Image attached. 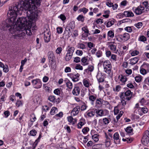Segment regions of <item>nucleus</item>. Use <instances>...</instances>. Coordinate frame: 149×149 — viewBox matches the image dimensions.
Returning a JSON list of instances; mask_svg holds the SVG:
<instances>
[{
  "label": "nucleus",
  "instance_id": "obj_55",
  "mask_svg": "<svg viewBox=\"0 0 149 149\" xmlns=\"http://www.w3.org/2000/svg\"><path fill=\"white\" fill-rule=\"evenodd\" d=\"M75 69L77 70H83V67L80 64H77L75 67Z\"/></svg>",
  "mask_w": 149,
  "mask_h": 149
},
{
  "label": "nucleus",
  "instance_id": "obj_8",
  "mask_svg": "<svg viewBox=\"0 0 149 149\" xmlns=\"http://www.w3.org/2000/svg\"><path fill=\"white\" fill-rule=\"evenodd\" d=\"M116 46L117 45L115 44L114 42H110L109 45V47L114 53H117L118 50H116Z\"/></svg>",
  "mask_w": 149,
  "mask_h": 149
},
{
  "label": "nucleus",
  "instance_id": "obj_41",
  "mask_svg": "<svg viewBox=\"0 0 149 149\" xmlns=\"http://www.w3.org/2000/svg\"><path fill=\"white\" fill-rule=\"evenodd\" d=\"M114 22L113 20H111L110 21L108 22L106 24V26L107 27H110L112 25L114 24Z\"/></svg>",
  "mask_w": 149,
  "mask_h": 149
},
{
  "label": "nucleus",
  "instance_id": "obj_58",
  "mask_svg": "<svg viewBox=\"0 0 149 149\" xmlns=\"http://www.w3.org/2000/svg\"><path fill=\"white\" fill-rule=\"evenodd\" d=\"M80 58L78 57H75L74 59V61L76 63H78L80 61Z\"/></svg>",
  "mask_w": 149,
  "mask_h": 149
},
{
  "label": "nucleus",
  "instance_id": "obj_54",
  "mask_svg": "<svg viewBox=\"0 0 149 149\" xmlns=\"http://www.w3.org/2000/svg\"><path fill=\"white\" fill-rule=\"evenodd\" d=\"M16 106L17 107H19L20 106L22 105V101L20 100H18L16 103Z\"/></svg>",
  "mask_w": 149,
  "mask_h": 149
},
{
  "label": "nucleus",
  "instance_id": "obj_29",
  "mask_svg": "<svg viewBox=\"0 0 149 149\" xmlns=\"http://www.w3.org/2000/svg\"><path fill=\"white\" fill-rule=\"evenodd\" d=\"M73 55L69 54L67 53L66 54L65 57V60L67 61H69L72 58Z\"/></svg>",
  "mask_w": 149,
  "mask_h": 149
},
{
  "label": "nucleus",
  "instance_id": "obj_22",
  "mask_svg": "<svg viewBox=\"0 0 149 149\" xmlns=\"http://www.w3.org/2000/svg\"><path fill=\"white\" fill-rule=\"evenodd\" d=\"M124 14L127 17H132L134 16L133 13L131 11H125L124 12Z\"/></svg>",
  "mask_w": 149,
  "mask_h": 149
},
{
  "label": "nucleus",
  "instance_id": "obj_59",
  "mask_svg": "<svg viewBox=\"0 0 149 149\" xmlns=\"http://www.w3.org/2000/svg\"><path fill=\"white\" fill-rule=\"evenodd\" d=\"M58 17L60 18L63 21L65 20L66 19V18L65 15L62 14H61L60 16H58Z\"/></svg>",
  "mask_w": 149,
  "mask_h": 149
},
{
  "label": "nucleus",
  "instance_id": "obj_25",
  "mask_svg": "<svg viewBox=\"0 0 149 149\" xmlns=\"http://www.w3.org/2000/svg\"><path fill=\"white\" fill-rule=\"evenodd\" d=\"M95 113L98 116H102L104 115V113L103 110L101 109H98L97 110L96 109Z\"/></svg>",
  "mask_w": 149,
  "mask_h": 149
},
{
  "label": "nucleus",
  "instance_id": "obj_37",
  "mask_svg": "<svg viewBox=\"0 0 149 149\" xmlns=\"http://www.w3.org/2000/svg\"><path fill=\"white\" fill-rule=\"evenodd\" d=\"M67 86L70 89H72V84L71 82L68 80L66 83Z\"/></svg>",
  "mask_w": 149,
  "mask_h": 149
},
{
  "label": "nucleus",
  "instance_id": "obj_17",
  "mask_svg": "<svg viewBox=\"0 0 149 149\" xmlns=\"http://www.w3.org/2000/svg\"><path fill=\"white\" fill-rule=\"evenodd\" d=\"M48 59L49 61L55 59V56L53 52L52 51H50L47 54Z\"/></svg>",
  "mask_w": 149,
  "mask_h": 149
},
{
  "label": "nucleus",
  "instance_id": "obj_40",
  "mask_svg": "<svg viewBox=\"0 0 149 149\" xmlns=\"http://www.w3.org/2000/svg\"><path fill=\"white\" fill-rule=\"evenodd\" d=\"M139 110L142 111L144 113H147L148 111V109L146 107L139 108Z\"/></svg>",
  "mask_w": 149,
  "mask_h": 149
},
{
  "label": "nucleus",
  "instance_id": "obj_14",
  "mask_svg": "<svg viewBox=\"0 0 149 149\" xmlns=\"http://www.w3.org/2000/svg\"><path fill=\"white\" fill-rule=\"evenodd\" d=\"M80 91L79 88L78 86H75L72 90V94L74 95L77 96L79 94Z\"/></svg>",
  "mask_w": 149,
  "mask_h": 149
},
{
  "label": "nucleus",
  "instance_id": "obj_33",
  "mask_svg": "<svg viewBox=\"0 0 149 149\" xmlns=\"http://www.w3.org/2000/svg\"><path fill=\"white\" fill-rule=\"evenodd\" d=\"M56 99V98L54 96L51 95L48 98V100L50 101L55 103V100Z\"/></svg>",
  "mask_w": 149,
  "mask_h": 149
},
{
  "label": "nucleus",
  "instance_id": "obj_45",
  "mask_svg": "<svg viewBox=\"0 0 149 149\" xmlns=\"http://www.w3.org/2000/svg\"><path fill=\"white\" fill-rule=\"evenodd\" d=\"M110 120V119H108L107 118H104L103 119V122L105 125L108 124L109 123Z\"/></svg>",
  "mask_w": 149,
  "mask_h": 149
},
{
  "label": "nucleus",
  "instance_id": "obj_31",
  "mask_svg": "<svg viewBox=\"0 0 149 149\" xmlns=\"http://www.w3.org/2000/svg\"><path fill=\"white\" fill-rule=\"evenodd\" d=\"M62 91L61 88H57L55 89L54 91V93L57 95H59L61 94V91Z\"/></svg>",
  "mask_w": 149,
  "mask_h": 149
},
{
  "label": "nucleus",
  "instance_id": "obj_36",
  "mask_svg": "<svg viewBox=\"0 0 149 149\" xmlns=\"http://www.w3.org/2000/svg\"><path fill=\"white\" fill-rule=\"evenodd\" d=\"M106 137L107 139L105 141V145L107 147H108L111 145L110 139L107 136H106Z\"/></svg>",
  "mask_w": 149,
  "mask_h": 149
},
{
  "label": "nucleus",
  "instance_id": "obj_49",
  "mask_svg": "<svg viewBox=\"0 0 149 149\" xmlns=\"http://www.w3.org/2000/svg\"><path fill=\"white\" fill-rule=\"evenodd\" d=\"M123 112L121 111H120L119 114L116 116V118L117 120H118L120 118V117L122 116L123 114Z\"/></svg>",
  "mask_w": 149,
  "mask_h": 149
},
{
  "label": "nucleus",
  "instance_id": "obj_20",
  "mask_svg": "<svg viewBox=\"0 0 149 149\" xmlns=\"http://www.w3.org/2000/svg\"><path fill=\"white\" fill-rule=\"evenodd\" d=\"M118 79L123 83L125 84V82L127 80L126 77L122 74L120 75L118 77Z\"/></svg>",
  "mask_w": 149,
  "mask_h": 149
},
{
  "label": "nucleus",
  "instance_id": "obj_32",
  "mask_svg": "<svg viewBox=\"0 0 149 149\" xmlns=\"http://www.w3.org/2000/svg\"><path fill=\"white\" fill-rule=\"evenodd\" d=\"M56 111H57V109L56 107H53L52 108L50 113L51 115H53L56 113Z\"/></svg>",
  "mask_w": 149,
  "mask_h": 149
},
{
  "label": "nucleus",
  "instance_id": "obj_21",
  "mask_svg": "<svg viewBox=\"0 0 149 149\" xmlns=\"http://www.w3.org/2000/svg\"><path fill=\"white\" fill-rule=\"evenodd\" d=\"M85 123V120L84 119H81L77 125V128L78 129H80L81 128L82 126L84 125Z\"/></svg>",
  "mask_w": 149,
  "mask_h": 149
},
{
  "label": "nucleus",
  "instance_id": "obj_4",
  "mask_svg": "<svg viewBox=\"0 0 149 149\" xmlns=\"http://www.w3.org/2000/svg\"><path fill=\"white\" fill-rule=\"evenodd\" d=\"M141 142L144 146H146L149 142V131L146 130L145 132L141 139Z\"/></svg>",
  "mask_w": 149,
  "mask_h": 149
},
{
  "label": "nucleus",
  "instance_id": "obj_44",
  "mask_svg": "<svg viewBox=\"0 0 149 149\" xmlns=\"http://www.w3.org/2000/svg\"><path fill=\"white\" fill-rule=\"evenodd\" d=\"M102 52L101 50H99L96 52V55L97 57L99 58L102 56Z\"/></svg>",
  "mask_w": 149,
  "mask_h": 149
},
{
  "label": "nucleus",
  "instance_id": "obj_19",
  "mask_svg": "<svg viewBox=\"0 0 149 149\" xmlns=\"http://www.w3.org/2000/svg\"><path fill=\"white\" fill-rule=\"evenodd\" d=\"M97 96L95 95H89V100L91 102V104L92 105L94 104V102L96 100Z\"/></svg>",
  "mask_w": 149,
  "mask_h": 149
},
{
  "label": "nucleus",
  "instance_id": "obj_16",
  "mask_svg": "<svg viewBox=\"0 0 149 149\" xmlns=\"http://www.w3.org/2000/svg\"><path fill=\"white\" fill-rule=\"evenodd\" d=\"M80 110V106H77L73 109L72 111V113L74 116H75L78 113Z\"/></svg>",
  "mask_w": 149,
  "mask_h": 149
},
{
  "label": "nucleus",
  "instance_id": "obj_1",
  "mask_svg": "<svg viewBox=\"0 0 149 149\" xmlns=\"http://www.w3.org/2000/svg\"><path fill=\"white\" fill-rule=\"evenodd\" d=\"M42 0H22L13 7L9 8L8 19L2 22L0 29H8L14 35V38L27 39L31 34V29L36 30L32 27V22L35 18L34 10L39 6Z\"/></svg>",
  "mask_w": 149,
  "mask_h": 149
},
{
  "label": "nucleus",
  "instance_id": "obj_23",
  "mask_svg": "<svg viewBox=\"0 0 149 149\" xmlns=\"http://www.w3.org/2000/svg\"><path fill=\"white\" fill-rule=\"evenodd\" d=\"M130 64L134 65L137 63L138 61V57H136L130 59Z\"/></svg>",
  "mask_w": 149,
  "mask_h": 149
},
{
  "label": "nucleus",
  "instance_id": "obj_18",
  "mask_svg": "<svg viewBox=\"0 0 149 149\" xmlns=\"http://www.w3.org/2000/svg\"><path fill=\"white\" fill-rule=\"evenodd\" d=\"M87 57H84L81 59V64L83 66H85L88 65L89 63L88 59L87 58Z\"/></svg>",
  "mask_w": 149,
  "mask_h": 149
},
{
  "label": "nucleus",
  "instance_id": "obj_51",
  "mask_svg": "<svg viewBox=\"0 0 149 149\" xmlns=\"http://www.w3.org/2000/svg\"><path fill=\"white\" fill-rule=\"evenodd\" d=\"M62 50V48L61 47H58L56 49V54H59L61 53Z\"/></svg>",
  "mask_w": 149,
  "mask_h": 149
},
{
  "label": "nucleus",
  "instance_id": "obj_12",
  "mask_svg": "<svg viewBox=\"0 0 149 149\" xmlns=\"http://www.w3.org/2000/svg\"><path fill=\"white\" fill-rule=\"evenodd\" d=\"M96 77L99 83L103 82L104 81V76L101 73H98Z\"/></svg>",
  "mask_w": 149,
  "mask_h": 149
},
{
  "label": "nucleus",
  "instance_id": "obj_57",
  "mask_svg": "<svg viewBox=\"0 0 149 149\" xmlns=\"http://www.w3.org/2000/svg\"><path fill=\"white\" fill-rule=\"evenodd\" d=\"M139 52L137 50H134L131 53V55L132 56H135V55H137L139 54Z\"/></svg>",
  "mask_w": 149,
  "mask_h": 149
},
{
  "label": "nucleus",
  "instance_id": "obj_62",
  "mask_svg": "<svg viewBox=\"0 0 149 149\" xmlns=\"http://www.w3.org/2000/svg\"><path fill=\"white\" fill-rule=\"evenodd\" d=\"M116 57L117 56L116 55L112 54L111 56V59L114 61H116L117 59Z\"/></svg>",
  "mask_w": 149,
  "mask_h": 149
},
{
  "label": "nucleus",
  "instance_id": "obj_7",
  "mask_svg": "<svg viewBox=\"0 0 149 149\" xmlns=\"http://www.w3.org/2000/svg\"><path fill=\"white\" fill-rule=\"evenodd\" d=\"M44 36V40L45 42L48 43L49 42L51 36L50 32L49 31L45 32Z\"/></svg>",
  "mask_w": 149,
  "mask_h": 149
},
{
  "label": "nucleus",
  "instance_id": "obj_53",
  "mask_svg": "<svg viewBox=\"0 0 149 149\" xmlns=\"http://www.w3.org/2000/svg\"><path fill=\"white\" fill-rule=\"evenodd\" d=\"M63 113L62 112H60L56 114L54 116L55 118H56L57 117L61 118L63 117Z\"/></svg>",
  "mask_w": 149,
  "mask_h": 149
},
{
  "label": "nucleus",
  "instance_id": "obj_39",
  "mask_svg": "<svg viewBox=\"0 0 149 149\" xmlns=\"http://www.w3.org/2000/svg\"><path fill=\"white\" fill-rule=\"evenodd\" d=\"M74 48L73 47H70L68 50V53L73 55V53L74 51Z\"/></svg>",
  "mask_w": 149,
  "mask_h": 149
},
{
  "label": "nucleus",
  "instance_id": "obj_64",
  "mask_svg": "<svg viewBox=\"0 0 149 149\" xmlns=\"http://www.w3.org/2000/svg\"><path fill=\"white\" fill-rule=\"evenodd\" d=\"M76 53L78 55L81 56L83 54V52L82 50H77Z\"/></svg>",
  "mask_w": 149,
  "mask_h": 149
},
{
  "label": "nucleus",
  "instance_id": "obj_6",
  "mask_svg": "<svg viewBox=\"0 0 149 149\" xmlns=\"http://www.w3.org/2000/svg\"><path fill=\"white\" fill-rule=\"evenodd\" d=\"M67 75L72 79L73 82H76L79 81L78 78L79 77L80 74L78 73L75 74L72 73H70L68 74Z\"/></svg>",
  "mask_w": 149,
  "mask_h": 149
},
{
  "label": "nucleus",
  "instance_id": "obj_26",
  "mask_svg": "<svg viewBox=\"0 0 149 149\" xmlns=\"http://www.w3.org/2000/svg\"><path fill=\"white\" fill-rule=\"evenodd\" d=\"M71 28V29H74L75 26V24L74 22L72 21L70 22L67 26Z\"/></svg>",
  "mask_w": 149,
  "mask_h": 149
},
{
  "label": "nucleus",
  "instance_id": "obj_24",
  "mask_svg": "<svg viewBox=\"0 0 149 149\" xmlns=\"http://www.w3.org/2000/svg\"><path fill=\"white\" fill-rule=\"evenodd\" d=\"M141 68H143L148 72L149 71V64L148 63H144L141 66Z\"/></svg>",
  "mask_w": 149,
  "mask_h": 149
},
{
  "label": "nucleus",
  "instance_id": "obj_52",
  "mask_svg": "<svg viewBox=\"0 0 149 149\" xmlns=\"http://www.w3.org/2000/svg\"><path fill=\"white\" fill-rule=\"evenodd\" d=\"M143 24L141 22H139L134 24V26L137 28L139 29L141 27Z\"/></svg>",
  "mask_w": 149,
  "mask_h": 149
},
{
  "label": "nucleus",
  "instance_id": "obj_48",
  "mask_svg": "<svg viewBox=\"0 0 149 149\" xmlns=\"http://www.w3.org/2000/svg\"><path fill=\"white\" fill-rule=\"evenodd\" d=\"M135 81L137 82H139L141 80V75L136 76L135 78Z\"/></svg>",
  "mask_w": 149,
  "mask_h": 149
},
{
  "label": "nucleus",
  "instance_id": "obj_63",
  "mask_svg": "<svg viewBox=\"0 0 149 149\" xmlns=\"http://www.w3.org/2000/svg\"><path fill=\"white\" fill-rule=\"evenodd\" d=\"M125 30L129 32H131L132 31V28L130 26H127L125 28Z\"/></svg>",
  "mask_w": 149,
  "mask_h": 149
},
{
  "label": "nucleus",
  "instance_id": "obj_56",
  "mask_svg": "<svg viewBox=\"0 0 149 149\" xmlns=\"http://www.w3.org/2000/svg\"><path fill=\"white\" fill-rule=\"evenodd\" d=\"M79 10L81 12H82L84 14H86L88 11V10L85 8H83L80 9Z\"/></svg>",
  "mask_w": 149,
  "mask_h": 149
},
{
  "label": "nucleus",
  "instance_id": "obj_50",
  "mask_svg": "<svg viewBox=\"0 0 149 149\" xmlns=\"http://www.w3.org/2000/svg\"><path fill=\"white\" fill-rule=\"evenodd\" d=\"M37 132L35 130H33L30 131V134L31 136H35L36 135Z\"/></svg>",
  "mask_w": 149,
  "mask_h": 149
},
{
  "label": "nucleus",
  "instance_id": "obj_47",
  "mask_svg": "<svg viewBox=\"0 0 149 149\" xmlns=\"http://www.w3.org/2000/svg\"><path fill=\"white\" fill-rule=\"evenodd\" d=\"M139 40L141 41L145 42L146 40V38L144 36H142L139 37Z\"/></svg>",
  "mask_w": 149,
  "mask_h": 149
},
{
  "label": "nucleus",
  "instance_id": "obj_5",
  "mask_svg": "<svg viewBox=\"0 0 149 149\" xmlns=\"http://www.w3.org/2000/svg\"><path fill=\"white\" fill-rule=\"evenodd\" d=\"M31 82L33 87L35 88L39 89L42 86V82L40 79H33Z\"/></svg>",
  "mask_w": 149,
  "mask_h": 149
},
{
  "label": "nucleus",
  "instance_id": "obj_60",
  "mask_svg": "<svg viewBox=\"0 0 149 149\" xmlns=\"http://www.w3.org/2000/svg\"><path fill=\"white\" fill-rule=\"evenodd\" d=\"M78 48L82 49H84L85 48V45L82 43H80L78 45Z\"/></svg>",
  "mask_w": 149,
  "mask_h": 149
},
{
  "label": "nucleus",
  "instance_id": "obj_46",
  "mask_svg": "<svg viewBox=\"0 0 149 149\" xmlns=\"http://www.w3.org/2000/svg\"><path fill=\"white\" fill-rule=\"evenodd\" d=\"M70 28L68 26H67L64 31L65 33H66V32H68V31L69 32L68 33V35H70V33H72L71 31H70Z\"/></svg>",
  "mask_w": 149,
  "mask_h": 149
},
{
  "label": "nucleus",
  "instance_id": "obj_11",
  "mask_svg": "<svg viewBox=\"0 0 149 149\" xmlns=\"http://www.w3.org/2000/svg\"><path fill=\"white\" fill-rule=\"evenodd\" d=\"M113 139L114 142L116 144L120 143V140L119 139V135L118 132H116L113 135Z\"/></svg>",
  "mask_w": 149,
  "mask_h": 149
},
{
  "label": "nucleus",
  "instance_id": "obj_35",
  "mask_svg": "<svg viewBox=\"0 0 149 149\" xmlns=\"http://www.w3.org/2000/svg\"><path fill=\"white\" fill-rule=\"evenodd\" d=\"M85 19V17L83 15H79L77 18V19L79 21H81L83 22Z\"/></svg>",
  "mask_w": 149,
  "mask_h": 149
},
{
  "label": "nucleus",
  "instance_id": "obj_61",
  "mask_svg": "<svg viewBox=\"0 0 149 149\" xmlns=\"http://www.w3.org/2000/svg\"><path fill=\"white\" fill-rule=\"evenodd\" d=\"M142 3L144 5L146 9L149 8V6H148V2L147 1H145L143 2Z\"/></svg>",
  "mask_w": 149,
  "mask_h": 149
},
{
  "label": "nucleus",
  "instance_id": "obj_10",
  "mask_svg": "<svg viewBox=\"0 0 149 149\" xmlns=\"http://www.w3.org/2000/svg\"><path fill=\"white\" fill-rule=\"evenodd\" d=\"M144 10V8L143 7L139 6L136 8L134 11L136 15H139L142 13Z\"/></svg>",
  "mask_w": 149,
  "mask_h": 149
},
{
  "label": "nucleus",
  "instance_id": "obj_34",
  "mask_svg": "<svg viewBox=\"0 0 149 149\" xmlns=\"http://www.w3.org/2000/svg\"><path fill=\"white\" fill-rule=\"evenodd\" d=\"M102 145L98 144L93 145L92 147V149H99L102 148Z\"/></svg>",
  "mask_w": 149,
  "mask_h": 149
},
{
  "label": "nucleus",
  "instance_id": "obj_28",
  "mask_svg": "<svg viewBox=\"0 0 149 149\" xmlns=\"http://www.w3.org/2000/svg\"><path fill=\"white\" fill-rule=\"evenodd\" d=\"M99 135L97 134H94L92 136L93 139L96 142H97L99 141Z\"/></svg>",
  "mask_w": 149,
  "mask_h": 149
},
{
  "label": "nucleus",
  "instance_id": "obj_2",
  "mask_svg": "<svg viewBox=\"0 0 149 149\" xmlns=\"http://www.w3.org/2000/svg\"><path fill=\"white\" fill-rule=\"evenodd\" d=\"M132 93L127 88H125L124 92L120 93V97L121 99L120 104L122 109L124 108L127 101H129L132 98Z\"/></svg>",
  "mask_w": 149,
  "mask_h": 149
},
{
  "label": "nucleus",
  "instance_id": "obj_13",
  "mask_svg": "<svg viewBox=\"0 0 149 149\" xmlns=\"http://www.w3.org/2000/svg\"><path fill=\"white\" fill-rule=\"evenodd\" d=\"M102 99L101 98L97 99L95 103V107L98 109L100 108L102 106Z\"/></svg>",
  "mask_w": 149,
  "mask_h": 149
},
{
  "label": "nucleus",
  "instance_id": "obj_43",
  "mask_svg": "<svg viewBox=\"0 0 149 149\" xmlns=\"http://www.w3.org/2000/svg\"><path fill=\"white\" fill-rule=\"evenodd\" d=\"M148 72L147 70L144 69L143 68H141V67H140V72L141 74L144 75L147 73V72Z\"/></svg>",
  "mask_w": 149,
  "mask_h": 149
},
{
  "label": "nucleus",
  "instance_id": "obj_38",
  "mask_svg": "<svg viewBox=\"0 0 149 149\" xmlns=\"http://www.w3.org/2000/svg\"><path fill=\"white\" fill-rule=\"evenodd\" d=\"M107 35L108 36L112 38L114 36V33L112 31H109L108 32Z\"/></svg>",
  "mask_w": 149,
  "mask_h": 149
},
{
  "label": "nucleus",
  "instance_id": "obj_42",
  "mask_svg": "<svg viewBox=\"0 0 149 149\" xmlns=\"http://www.w3.org/2000/svg\"><path fill=\"white\" fill-rule=\"evenodd\" d=\"M89 130V128L88 127H85L82 129V132L84 134L87 133Z\"/></svg>",
  "mask_w": 149,
  "mask_h": 149
},
{
  "label": "nucleus",
  "instance_id": "obj_27",
  "mask_svg": "<svg viewBox=\"0 0 149 149\" xmlns=\"http://www.w3.org/2000/svg\"><path fill=\"white\" fill-rule=\"evenodd\" d=\"M83 84L85 86L88 87L89 86V80L87 79H84L83 80Z\"/></svg>",
  "mask_w": 149,
  "mask_h": 149
},
{
  "label": "nucleus",
  "instance_id": "obj_15",
  "mask_svg": "<svg viewBox=\"0 0 149 149\" xmlns=\"http://www.w3.org/2000/svg\"><path fill=\"white\" fill-rule=\"evenodd\" d=\"M50 63V66L53 69L55 70L56 68V62L55 59L49 61Z\"/></svg>",
  "mask_w": 149,
  "mask_h": 149
},
{
  "label": "nucleus",
  "instance_id": "obj_3",
  "mask_svg": "<svg viewBox=\"0 0 149 149\" xmlns=\"http://www.w3.org/2000/svg\"><path fill=\"white\" fill-rule=\"evenodd\" d=\"M104 71L108 74H110L111 70V65L110 61L108 60L104 61L103 63Z\"/></svg>",
  "mask_w": 149,
  "mask_h": 149
},
{
  "label": "nucleus",
  "instance_id": "obj_9",
  "mask_svg": "<svg viewBox=\"0 0 149 149\" xmlns=\"http://www.w3.org/2000/svg\"><path fill=\"white\" fill-rule=\"evenodd\" d=\"M118 37L122 40L127 41L130 38V35L129 33H125L122 35H120Z\"/></svg>",
  "mask_w": 149,
  "mask_h": 149
},
{
  "label": "nucleus",
  "instance_id": "obj_30",
  "mask_svg": "<svg viewBox=\"0 0 149 149\" xmlns=\"http://www.w3.org/2000/svg\"><path fill=\"white\" fill-rule=\"evenodd\" d=\"M125 130L127 133H131L133 131V129L131 127L129 126L126 128Z\"/></svg>",
  "mask_w": 149,
  "mask_h": 149
}]
</instances>
